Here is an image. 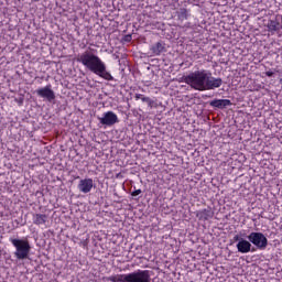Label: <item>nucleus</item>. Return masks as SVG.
Masks as SVG:
<instances>
[{
  "label": "nucleus",
  "instance_id": "nucleus-1",
  "mask_svg": "<svg viewBox=\"0 0 282 282\" xmlns=\"http://www.w3.org/2000/svg\"><path fill=\"white\" fill-rule=\"evenodd\" d=\"M186 85L196 91H210L219 89L224 85V80L219 77H214L210 70L199 69L185 76Z\"/></svg>",
  "mask_w": 282,
  "mask_h": 282
},
{
  "label": "nucleus",
  "instance_id": "nucleus-2",
  "mask_svg": "<svg viewBox=\"0 0 282 282\" xmlns=\"http://www.w3.org/2000/svg\"><path fill=\"white\" fill-rule=\"evenodd\" d=\"M77 62L82 63L84 67L93 72L94 74H102L105 72V64L100 61V57L96 56L90 51H86L78 55Z\"/></svg>",
  "mask_w": 282,
  "mask_h": 282
},
{
  "label": "nucleus",
  "instance_id": "nucleus-3",
  "mask_svg": "<svg viewBox=\"0 0 282 282\" xmlns=\"http://www.w3.org/2000/svg\"><path fill=\"white\" fill-rule=\"evenodd\" d=\"M9 241L13 247H15L14 257L17 259L23 261V259H28V257H30V250H32V247L28 240L10 238Z\"/></svg>",
  "mask_w": 282,
  "mask_h": 282
},
{
  "label": "nucleus",
  "instance_id": "nucleus-4",
  "mask_svg": "<svg viewBox=\"0 0 282 282\" xmlns=\"http://www.w3.org/2000/svg\"><path fill=\"white\" fill-rule=\"evenodd\" d=\"M247 239L248 241H250V243L256 246L258 250H265V248H268V238L265 237V235H263V232L252 231L247 237Z\"/></svg>",
  "mask_w": 282,
  "mask_h": 282
},
{
  "label": "nucleus",
  "instance_id": "nucleus-5",
  "mask_svg": "<svg viewBox=\"0 0 282 282\" xmlns=\"http://www.w3.org/2000/svg\"><path fill=\"white\" fill-rule=\"evenodd\" d=\"M40 98H44L47 102H53L56 100V94L52 90V85H46L45 87L35 90Z\"/></svg>",
  "mask_w": 282,
  "mask_h": 282
},
{
  "label": "nucleus",
  "instance_id": "nucleus-6",
  "mask_svg": "<svg viewBox=\"0 0 282 282\" xmlns=\"http://www.w3.org/2000/svg\"><path fill=\"white\" fill-rule=\"evenodd\" d=\"M77 188L80 193H91V189L94 188V180L93 178H84L79 181V184L77 185Z\"/></svg>",
  "mask_w": 282,
  "mask_h": 282
},
{
  "label": "nucleus",
  "instance_id": "nucleus-7",
  "mask_svg": "<svg viewBox=\"0 0 282 282\" xmlns=\"http://www.w3.org/2000/svg\"><path fill=\"white\" fill-rule=\"evenodd\" d=\"M252 248V242L250 240H246L243 238H240V240L237 243V250L238 252H241V254H248Z\"/></svg>",
  "mask_w": 282,
  "mask_h": 282
},
{
  "label": "nucleus",
  "instance_id": "nucleus-8",
  "mask_svg": "<svg viewBox=\"0 0 282 282\" xmlns=\"http://www.w3.org/2000/svg\"><path fill=\"white\" fill-rule=\"evenodd\" d=\"M214 215L215 214L213 213V209H210V208H205V209L196 212V217L200 221H208V219H213Z\"/></svg>",
  "mask_w": 282,
  "mask_h": 282
},
{
  "label": "nucleus",
  "instance_id": "nucleus-9",
  "mask_svg": "<svg viewBox=\"0 0 282 282\" xmlns=\"http://www.w3.org/2000/svg\"><path fill=\"white\" fill-rule=\"evenodd\" d=\"M210 107H216V109H226V107H230L232 102L230 99H215L209 102Z\"/></svg>",
  "mask_w": 282,
  "mask_h": 282
},
{
  "label": "nucleus",
  "instance_id": "nucleus-10",
  "mask_svg": "<svg viewBox=\"0 0 282 282\" xmlns=\"http://www.w3.org/2000/svg\"><path fill=\"white\" fill-rule=\"evenodd\" d=\"M33 224L35 226H44V224H47V215H45V214H34L33 215Z\"/></svg>",
  "mask_w": 282,
  "mask_h": 282
},
{
  "label": "nucleus",
  "instance_id": "nucleus-11",
  "mask_svg": "<svg viewBox=\"0 0 282 282\" xmlns=\"http://www.w3.org/2000/svg\"><path fill=\"white\" fill-rule=\"evenodd\" d=\"M164 44L162 42H158L156 44H154L152 47H151V51L152 53L155 55V56H160V54H162V52H164Z\"/></svg>",
  "mask_w": 282,
  "mask_h": 282
},
{
  "label": "nucleus",
  "instance_id": "nucleus-12",
  "mask_svg": "<svg viewBox=\"0 0 282 282\" xmlns=\"http://www.w3.org/2000/svg\"><path fill=\"white\" fill-rule=\"evenodd\" d=\"M118 122V116L111 111L107 112V124L108 127L111 124H116Z\"/></svg>",
  "mask_w": 282,
  "mask_h": 282
},
{
  "label": "nucleus",
  "instance_id": "nucleus-13",
  "mask_svg": "<svg viewBox=\"0 0 282 282\" xmlns=\"http://www.w3.org/2000/svg\"><path fill=\"white\" fill-rule=\"evenodd\" d=\"M267 28L269 32H276V30H279V23L276 21H270Z\"/></svg>",
  "mask_w": 282,
  "mask_h": 282
},
{
  "label": "nucleus",
  "instance_id": "nucleus-14",
  "mask_svg": "<svg viewBox=\"0 0 282 282\" xmlns=\"http://www.w3.org/2000/svg\"><path fill=\"white\" fill-rule=\"evenodd\" d=\"M141 100H142V102H147L148 107L150 109H153V107H155V101L153 99H151L150 97H147V96L143 95Z\"/></svg>",
  "mask_w": 282,
  "mask_h": 282
},
{
  "label": "nucleus",
  "instance_id": "nucleus-15",
  "mask_svg": "<svg viewBox=\"0 0 282 282\" xmlns=\"http://www.w3.org/2000/svg\"><path fill=\"white\" fill-rule=\"evenodd\" d=\"M138 195H142V189H135L131 193V197H138Z\"/></svg>",
  "mask_w": 282,
  "mask_h": 282
},
{
  "label": "nucleus",
  "instance_id": "nucleus-16",
  "mask_svg": "<svg viewBox=\"0 0 282 282\" xmlns=\"http://www.w3.org/2000/svg\"><path fill=\"white\" fill-rule=\"evenodd\" d=\"M178 19H182L184 21V19H186V10H181L180 14H178Z\"/></svg>",
  "mask_w": 282,
  "mask_h": 282
},
{
  "label": "nucleus",
  "instance_id": "nucleus-17",
  "mask_svg": "<svg viewBox=\"0 0 282 282\" xmlns=\"http://www.w3.org/2000/svg\"><path fill=\"white\" fill-rule=\"evenodd\" d=\"M101 124H107V112H105L104 117L101 118Z\"/></svg>",
  "mask_w": 282,
  "mask_h": 282
},
{
  "label": "nucleus",
  "instance_id": "nucleus-18",
  "mask_svg": "<svg viewBox=\"0 0 282 282\" xmlns=\"http://www.w3.org/2000/svg\"><path fill=\"white\" fill-rule=\"evenodd\" d=\"M264 74H265V76H268L269 78H272V76H274V72H272V70H267Z\"/></svg>",
  "mask_w": 282,
  "mask_h": 282
},
{
  "label": "nucleus",
  "instance_id": "nucleus-19",
  "mask_svg": "<svg viewBox=\"0 0 282 282\" xmlns=\"http://www.w3.org/2000/svg\"><path fill=\"white\" fill-rule=\"evenodd\" d=\"M143 97H144V95H142V94H135L134 95L135 100H142Z\"/></svg>",
  "mask_w": 282,
  "mask_h": 282
},
{
  "label": "nucleus",
  "instance_id": "nucleus-20",
  "mask_svg": "<svg viewBox=\"0 0 282 282\" xmlns=\"http://www.w3.org/2000/svg\"><path fill=\"white\" fill-rule=\"evenodd\" d=\"M124 41H126L127 43L131 42V35H126V36H124Z\"/></svg>",
  "mask_w": 282,
  "mask_h": 282
},
{
  "label": "nucleus",
  "instance_id": "nucleus-21",
  "mask_svg": "<svg viewBox=\"0 0 282 282\" xmlns=\"http://www.w3.org/2000/svg\"><path fill=\"white\" fill-rule=\"evenodd\" d=\"M234 240L239 242V241H241V238H239V236H235Z\"/></svg>",
  "mask_w": 282,
  "mask_h": 282
},
{
  "label": "nucleus",
  "instance_id": "nucleus-22",
  "mask_svg": "<svg viewBox=\"0 0 282 282\" xmlns=\"http://www.w3.org/2000/svg\"><path fill=\"white\" fill-rule=\"evenodd\" d=\"M113 77H111V74H107V80H111Z\"/></svg>",
  "mask_w": 282,
  "mask_h": 282
}]
</instances>
